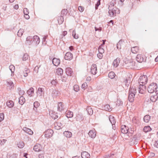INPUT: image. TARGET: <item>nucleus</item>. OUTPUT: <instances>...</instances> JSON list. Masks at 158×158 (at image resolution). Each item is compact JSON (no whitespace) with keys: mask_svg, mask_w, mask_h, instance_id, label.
Listing matches in <instances>:
<instances>
[{"mask_svg":"<svg viewBox=\"0 0 158 158\" xmlns=\"http://www.w3.org/2000/svg\"><path fill=\"white\" fill-rule=\"evenodd\" d=\"M157 88V85L156 83H151L148 87V91L150 93H152L156 90Z\"/></svg>","mask_w":158,"mask_h":158,"instance_id":"f257e3e1","label":"nucleus"},{"mask_svg":"<svg viewBox=\"0 0 158 158\" xmlns=\"http://www.w3.org/2000/svg\"><path fill=\"white\" fill-rule=\"evenodd\" d=\"M123 61L126 64V66L131 68L135 65V63L132 60H127V58H125Z\"/></svg>","mask_w":158,"mask_h":158,"instance_id":"f03ea898","label":"nucleus"},{"mask_svg":"<svg viewBox=\"0 0 158 158\" xmlns=\"http://www.w3.org/2000/svg\"><path fill=\"white\" fill-rule=\"evenodd\" d=\"M108 13L111 16H112L114 15H116V14H119L120 11L118 8L115 7L114 9H109Z\"/></svg>","mask_w":158,"mask_h":158,"instance_id":"7ed1b4c3","label":"nucleus"},{"mask_svg":"<svg viewBox=\"0 0 158 158\" xmlns=\"http://www.w3.org/2000/svg\"><path fill=\"white\" fill-rule=\"evenodd\" d=\"M148 81V79L147 76L143 75L140 76L139 79V84H145Z\"/></svg>","mask_w":158,"mask_h":158,"instance_id":"20e7f679","label":"nucleus"},{"mask_svg":"<svg viewBox=\"0 0 158 158\" xmlns=\"http://www.w3.org/2000/svg\"><path fill=\"white\" fill-rule=\"evenodd\" d=\"M112 126L113 130L110 131L109 135L110 138L111 139H113L116 135V134L117 133V131L116 130V127H115V124H112Z\"/></svg>","mask_w":158,"mask_h":158,"instance_id":"39448f33","label":"nucleus"},{"mask_svg":"<svg viewBox=\"0 0 158 158\" xmlns=\"http://www.w3.org/2000/svg\"><path fill=\"white\" fill-rule=\"evenodd\" d=\"M44 89L42 88H39L36 91L37 96L40 99L42 98V96L44 95Z\"/></svg>","mask_w":158,"mask_h":158,"instance_id":"423d86ee","label":"nucleus"},{"mask_svg":"<svg viewBox=\"0 0 158 158\" xmlns=\"http://www.w3.org/2000/svg\"><path fill=\"white\" fill-rule=\"evenodd\" d=\"M53 133V131L51 129L47 130L45 132V137L47 138L51 137Z\"/></svg>","mask_w":158,"mask_h":158,"instance_id":"0eeeda50","label":"nucleus"},{"mask_svg":"<svg viewBox=\"0 0 158 158\" xmlns=\"http://www.w3.org/2000/svg\"><path fill=\"white\" fill-rule=\"evenodd\" d=\"M145 85L144 84H142V85L140 84L139 88L138 89V90L139 93L143 94L144 92L146 90V88Z\"/></svg>","mask_w":158,"mask_h":158,"instance_id":"6e6552de","label":"nucleus"},{"mask_svg":"<svg viewBox=\"0 0 158 158\" xmlns=\"http://www.w3.org/2000/svg\"><path fill=\"white\" fill-rule=\"evenodd\" d=\"M97 71V65L95 64H93L91 67V73L93 75H95L96 74Z\"/></svg>","mask_w":158,"mask_h":158,"instance_id":"1a4fd4ad","label":"nucleus"},{"mask_svg":"<svg viewBox=\"0 0 158 158\" xmlns=\"http://www.w3.org/2000/svg\"><path fill=\"white\" fill-rule=\"evenodd\" d=\"M128 131V127L125 125H122L121 126V131L123 134L127 133Z\"/></svg>","mask_w":158,"mask_h":158,"instance_id":"9d476101","label":"nucleus"},{"mask_svg":"<svg viewBox=\"0 0 158 158\" xmlns=\"http://www.w3.org/2000/svg\"><path fill=\"white\" fill-rule=\"evenodd\" d=\"M57 110L59 111H62L64 110V104L62 102H59L57 105Z\"/></svg>","mask_w":158,"mask_h":158,"instance_id":"9b49d317","label":"nucleus"},{"mask_svg":"<svg viewBox=\"0 0 158 158\" xmlns=\"http://www.w3.org/2000/svg\"><path fill=\"white\" fill-rule=\"evenodd\" d=\"M42 149V146L40 144H36L34 146L33 149L36 152L41 151Z\"/></svg>","mask_w":158,"mask_h":158,"instance_id":"f8f14e48","label":"nucleus"},{"mask_svg":"<svg viewBox=\"0 0 158 158\" xmlns=\"http://www.w3.org/2000/svg\"><path fill=\"white\" fill-rule=\"evenodd\" d=\"M73 54L70 52H67L64 56V59L66 60H70L73 58Z\"/></svg>","mask_w":158,"mask_h":158,"instance_id":"ddd939ff","label":"nucleus"},{"mask_svg":"<svg viewBox=\"0 0 158 158\" xmlns=\"http://www.w3.org/2000/svg\"><path fill=\"white\" fill-rule=\"evenodd\" d=\"M6 85L9 89H11L14 86L13 82L10 80H8L6 81Z\"/></svg>","mask_w":158,"mask_h":158,"instance_id":"4468645a","label":"nucleus"},{"mask_svg":"<svg viewBox=\"0 0 158 158\" xmlns=\"http://www.w3.org/2000/svg\"><path fill=\"white\" fill-rule=\"evenodd\" d=\"M32 39V37L30 36H28L26 38V44L29 45L31 44L33 42Z\"/></svg>","mask_w":158,"mask_h":158,"instance_id":"2eb2a0df","label":"nucleus"},{"mask_svg":"<svg viewBox=\"0 0 158 158\" xmlns=\"http://www.w3.org/2000/svg\"><path fill=\"white\" fill-rule=\"evenodd\" d=\"M136 60L138 62L141 63L143 60V58L142 55L138 54L136 57Z\"/></svg>","mask_w":158,"mask_h":158,"instance_id":"dca6fc26","label":"nucleus"},{"mask_svg":"<svg viewBox=\"0 0 158 158\" xmlns=\"http://www.w3.org/2000/svg\"><path fill=\"white\" fill-rule=\"evenodd\" d=\"M88 134L89 136L92 138H94L96 135V134L94 130H90Z\"/></svg>","mask_w":158,"mask_h":158,"instance_id":"f3484780","label":"nucleus"},{"mask_svg":"<svg viewBox=\"0 0 158 158\" xmlns=\"http://www.w3.org/2000/svg\"><path fill=\"white\" fill-rule=\"evenodd\" d=\"M52 63L55 66H58L60 63V60L59 59L54 58L52 60Z\"/></svg>","mask_w":158,"mask_h":158,"instance_id":"a211bd4d","label":"nucleus"},{"mask_svg":"<svg viewBox=\"0 0 158 158\" xmlns=\"http://www.w3.org/2000/svg\"><path fill=\"white\" fill-rule=\"evenodd\" d=\"M55 128L57 130L60 129L63 127V125L60 122H56L54 124Z\"/></svg>","mask_w":158,"mask_h":158,"instance_id":"6ab92c4d","label":"nucleus"},{"mask_svg":"<svg viewBox=\"0 0 158 158\" xmlns=\"http://www.w3.org/2000/svg\"><path fill=\"white\" fill-rule=\"evenodd\" d=\"M23 130L30 135H32L33 134V131L30 129L24 127L23 128Z\"/></svg>","mask_w":158,"mask_h":158,"instance_id":"aec40b11","label":"nucleus"},{"mask_svg":"<svg viewBox=\"0 0 158 158\" xmlns=\"http://www.w3.org/2000/svg\"><path fill=\"white\" fill-rule=\"evenodd\" d=\"M136 93V89L135 87L134 86H131L130 89L129 93L135 94Z\"/></svg>","mask_w":158,"mask_h":158,"instance_id":"412c9836","label":"nucleus"},{"mask_svg":"<svg viewBox=\"0 0 158 158\" xmlns=\"http://www.w3.org/2000/svg\"><path fill=\"white\" fill-rule=\"evenodd\" d=\"M81 156L82 158H89V154L86 152H83L81 153Z\"/></svg>","mask_w":158,"mask_h":158,"instance_id":"4be33fe9","label":"nucleus"},{"mask_svg":"<svg viewBox=\"0 0 158 158\" xmlns=\"http://www.w3.org/2000/svg\"><path fill=\"white\" fill-rule=\"evenodd\" d=\"M120 61V58H117L116 59L114 60L113 63L114 66L115 67H117Z\"/></svg>","mask_w":158,"mask_h":158,"instance_id":"5701e85b","label":"nucleus"},{"mask_svg":"<svg viewBox=\"0 0 158 158\" xmlns=\"http://www.w3.org/2000/svg\"><path fill=\"white\" fill-rule=\"evenodd\" d=\"M66 74L69 76H71L72 75L73 71L72 69L70 68H67L66 69Z\"/></svg>","mask_w":158,"mask_h":158,"instance_id":"b1692460","label":"nucleus"},{"mask_svg":"<svg viewBox=\"0 0 158 158\" xmlns=\"http://www.w3.org/2000/svg\"><path fill=\"white\" fill-rule=\"evenodd\" d=\"M64 136L67 138H70L72 136V133L68 131H65L63 133Z\"/></svg>","mask_w":158,"mask_h":158,"instance_id":"393cba45","label":"nucleus"},{"mask_svg":"<svg viewBox=\"0 0 158 158\" xmlns=\"http://www.w3.org/2000/svg\"><path fill=\"white\" fill-rule=\"evenodd\" d=\"M129 94L128 96V100L130 102H133L134 100V98L135 94Z\"/></svg>","mask_w":158,"mask_h":158,"instance_id":"a878e982","label":"nucleus"},{"mask_svg":"<svg viewBox=\"0 0 158 158\" xmlns=\"http://www.w3.org/2000/svg\"><path fill=\"white\" fill-rule=\"evenodd\" d=\"M33 37V41H34L36 44H39L40 42V40L39 37L37 35H35Z\"/></svg>","mask_w":158,"mask_h":158,"instance_id":"bb28decb","label":"nucleus"},{"mask_svg":"<svg viewBox=\"0 0 158 158\" xmlns=\"http://www.w3.org/2000/svg\"><path fill=\"white\" fill-rule=\"evenodd\" d=\"M123 41L122 40H120L117 44V48L118 49H120L121 46L123 45Z\"/></svg>","mask_w":158,"mask_h":158,"instance_id":"cd10ccee","label":"nucleus"},{"mask_svg":"<svg viewBox=\"0 0 158 158\" xmlns=\"http://www.w3.org/2000/svg\"><path fill=\"white\" fill-rule=\"evenodd\" d=\"M109 119L112 125L115 124L116 123V120L113 116L110 115L109 116Z\"/></svg>","mask_w":158,"mask_h":158,"instance_id":"c85d7f7f","label":"nucleus"},{"mask_svg":"<svg viewBox=\"0 0 158 158\" xmlns=\"http://www.w3.org/2000/svg\"><path fill=\"white\" fill-rule=\"evenodd\" d=\"M34 89L32 87L30 88L27 91V93L29 96L30 95V96H32V94L34 93Z\"/></svg>","mask_w":158,"mask_h":158,"instance_id":"c756f323","label":"nucleus"},{"mask_svg":"<svg viewBox=\"0 0 158 158\" xmlns=\"http://www.w3.org/2000/svg\"><path fill=\"white\" fill-rule=\"evenodd\" d=\"M139 50V48L137 46H135L132 47L131 49V51L133 53H136Z\"/></svg>","mask_w":158,"mask_h":158,"instance_id":"7c9ffc66","label":"nucleus"},{"mask_svg":"<svg viewBox=\"0 0 158 158\" xmlns=\"http://www.w3.org/2000/svg\"><path fill=\"white\" fill-rule=\"evenodd\" d=\"M30 70L27 68H25L23 71L24 76L27 77L28 75V73H29Z\"/></svg>","mask_w":158,"mask_h":158,"instance_id":"2f4dec72","label":"nucleus"},{"mask_svg":"<svg viewBox=\"0 0 158 158\" xmlns=\"http://www.w3.org/2000/svg\"><path fill=\"white\" fill-rule=\"evenodd\" d=\"M25 99L23 96H21L19 98V103L20 104L23 105L25 102Z\"/></svg>","mask_w":158,"mask_h":158,"instance_id":"473e14b6","label":"nucleus"},{"mask_svg":"<svg viewBox=\"0 0 158 158\" xmlns=\"http://www.w3.org/2000/svg\"><path fill=\"white\" fill-rule=\"evenodd\" d=\"M158 98V96L157 95H155L154 96H152L150 98V100L153 102H155L157 100Z\"/></svg>","mask_w":158,"mask_h":158,"instance_id":"72a5a7b5","label":"nucleus"},{"mask_svg":"<svg viewBox=\"0 0 158 158\" xmlns=\"http://www.w3.org/2000/svg\"><path fill=\"white\" fill-rule=\"evenodd\" d=\"M6 105L8 107L11 108L14 106V103L12 101H9L7 102Z\"/></svg>","mask_w":158,"mask_h":158,"instance_id":"f704fd0d","label":"nucleus"},{"mask_svg":"<svg viewBox=\"0 0 158 158\" xmlns=\"http://www.w3.org/2000/svg\"><path fill=\"white\" fill-rule=\"evenodd\" d=\"M73 116V112L72 111H68L66 113V116L68 118H72Z\"/></svg>","mask_w":158,"mask_h":158,"instance_id":"c9c22d12","label":"nucleus"},{"mask_svg":"<svg viewBox=\"0 0 158 158\" xmlns=\"http://www.w3.org/2000/svg\"><path fill=\"white\" fill-rule=\"evenodd\" d=\"M150 119V116L148 115H147L144 116L143 118L144 121L146 123L149 122Z\"/></svg>","mask_w":158,"mask_h":158,"instance_id":"e433bc0d","label":"nucleus"},{"mask_svg":"<svg viewBox=\"0 0 158 158\" xmlns=\"http://www.w3.org/2000/svg\"><path fill=\"white\" fill-rule=\"evenodd\" d=\"M143 130L144 132L146 133L151 131L152 129L149 126H147L144 127Z\"/></svg>","mask_w":158,"mask_h":158,"instance_id":"4c0bfd02","label":"nucleus"},{"mask_svg":"<svg viewBox=\"0 0 158 158\" xmlns=\"http://www.w3.org/2000/svg\"><path fill=\"white\" fill-rule=\"evenodd\" d=\"M18 147L19 148H23L24 146V143L22 141H20L17 144Z\"/></svg>","mask_w":158,"mask_h":158,"instance_id":"58836bf2","label":"nucleus"},{"mask_svg":"<svg viewBox=\"0 0 158 158\" xmlns=\"http://www.w3.org/2000/svg\"><path fill=\"white\" fill-rule=\"evenodd\" d=\"M108 77L111 79L114 78L115 76V74L113 72H111L108 74Z\"/></svg>","mask_w":158,"mask_h":158,"instance_id":"ea45409f","label":"nucleus"},{"mask_svg":"<svg viewBox=\"0 0 158 158\" xmlns=\"http://www.w3.org/2000/svg\"><path fill=\"white\" fill-rule=\"evenodd\" d=\"M29 56L27 54L25 53L23 57V60L25 61L28 59Z\"/></svg>","mask_w":158,"mask_h":158,"instance_id":"a19ab883","label":"nucleus"},{"mask_svg":"<svg viewBox=\"0 0 158 158\" xmlns=\"http://www.w3.org/2000/svg\"><path fill=\"white\" fill-rule=\"evenodd\" d=\"M63 72V70L62 69L60 68L58 69L57 73L58 75H61L62 74Z\"/></svg>","mask_w":158,"mask_h":158,"instance_id":"79ce46f5","label":"nucleus"},{"mask_svg":"<svg viewBox=\"0 0 158 158\" xmlns=\"http://www.w3.org/2000/svg\"><path fill=\"white\" fill-rule=\"evenodd\" d=\"M104 108L105 110L106 111H110L111 108H110V106L108 104H106L104 106Z\"/></svg>","mask_w":158,"mask_h":158,"instance_id":"37998d69","label":"nucleus"},{"mask_svg":"<svg viewBox=\"0 0 158 158\" xmlns=\"http://www.w3.org/2000/svg\"><path fill=\"white\" fill-rule=\"evenodd\" d=\"M58 22L59 24L62 23L64 21V18L63 16L61 15L60 17L58 18Z\"/></svg>","mask_w":158,"mask_h":158,"instance_id":"c03bdc74","label":"nucleus"},{"mask_svg":"<svg viewBox=\"0 0 158 158\" xmlns=\"http://www.w3.org/2000/svg\"><path fill=\"white\" fill-rule=\"evenodd\" d=\"M23 32V29H20L17 33V35L19 37L21 36Z\"/></svg>","mask_w":158,"mask_h":158,"instance_id":"a18cd8bd","label":"nucleus"},{"mask_svg":"<svg viewBox=\"0 0 158 158\" xmlns=\"http://www.w3.org/2000/svg\"><path fill=\"white\" fill-rule=\"evenodd\" d=\"M86 110L87 111V112L89 114H92L93 113V111L92 110V108H91L90 107H88L87 108Z\"/></svg>","mask_w":158,"mask_h":158,"instance_id":"49530a36","label":"nucleus"},{"mask_svg":"<svg viewBox=\"0 0 158 158\" xmlns=\"http://www.w3.org/2000/svg\"><path fill=\"white\" fill-rule=\"evenodd\" d=\"M68 13V11L67 9L63 10L61 12V15L63 16L66 15Z\"/></svg>","mask_w":158,"mask_h":158,"instance_id":"de8ad7c7","label":"nucleus"},{"mask_svg":"<svg viewBox=\"0 0 158 158\" xmlns=\"http://www.w3.org/2000/svg\"><path fill=\"white\" fill-rule=\"evenodd\" d=\"M9 69L10 70L11 72L12 73H13L14 72V71L15 70V67L13 65H10L9 67Z\"/></svg>","mask_w":158,"mask_h":158,"instance_id":"09e8293b","label":"nucleus"},{"mask_svg":"<svg viewBox=\"0 0 158 158\" xmlns=\"http://www.w3.org/2000/svg\"><path fill=\"white\" fill-rule=\"evenodd\" d=\"M72 35L74 38L75 39H77L79 37L78 35L76 34L75 30H73V31Z\"/></svg>","mask_w":158,"mask_h":158,"instance_id":"8fccbe9b","label":"nucleus"},{"mask_svg":"<svg viewBox=\"0 0 158 158\" xmlns=\"http://www.w3.org/2000/svg\"><path fill=\"white\" fill-rule=\"evenodd\" d=\"M114 3L112 2H110V5H109V7H108V9H114V8H115V7H114Z\"/></svg>","mask_w":158,"mask_h":158,"instance_id":"3c124183","label":"nucleus"},{"mask_svg":"<svg viewBox=\"0 0 158 158\" xmlns=\"http://www.w3.org/2000/svg\"><path fill=\"white\" fill-rule=\"evenodd\" d=\"M87 87V83L85 82L82 84L81 85V88L82 89H83L84 90Z\"/></svg>","mask_w":158,"mask_h":158,"instance_id":"603ef678","label":"nucleus"},{"mask_svg":"<svg viewBox=\"0 0 158 158\" xmlns=\"http://www.w3.org/2000/svg\"><path fill=\"white\" fill-rule=\"evenodd\" d=\"M73 89L74 91L77 92L79 90V88L78 85H75L73 86Z\"/></svg>","mask_w":158,"mask_h":158,"instance_id":"864d4df0","label":"nucleus"},{"mask_svg":"<svg viewBox=\"0 0 158 158\" xmlns=\"http://www.w3.org/2000/svg\"><path fill=\"white\" fill-rule=\"evenodd\" d=\"M4 115L3 113H0V122L2 121L4 119Z\"/></svg>","mask_w":158,"mask_h":158,"instance_id":"5fc2aeb1","label":"nucleus"},{"mask_svg":"<svg viewBox=\"0 0 158 158\" xmlns=\"http://www.w3.org/2000/svg\"><path fill=\"white\" fill-rule=\"evenodd\" d=\"M52 94L54 96H56L58 95V91L55 89L53 90L52 92Z\"/></svg>","mask_w":158,"mask_h":158,"instance_id":"6e6d98bb","label":"nucleus"},{"mask_svg":"<svg viewBox=\"0 0 158 158\" xmlns=\"http://www.w3.org/2000/svg\"><path fill=\"white\" fill-rule=\"evenodd\" d=\"M40 103L37 101L35 102L34 103V107H38L40 106Z\"/></svg>","mask_w":158,"mask_h":158,"instance_id":"4d7b16f0","label":"nucleus"},{"mask_svg":"<svg viewBox=\"0 0 158 158\" xmlns=\"http://www.w3.org/2000/svg\"><path fill=\"white\" fill-rule=\"evenodd\" d=\"M100 0H98L97 3L95 4V8L96 10H97L98 8V6L100 5Z\"/></svg>","mask_w":158,"mask_h":158,"instance_id":"13d9d810","label":"nucleus"},{"mask_svg":"<svg viewBox=\"0 0 158 158\" xmlns=\"http://www.w3.org/2000/svg\"><path fill=\"white\" fill-rule=\"evenodd\" d=\"M18 90H19V94L20 95H23L24 94L25 92L24 90H21L20 88H19Z\"/></svg>","mask_w":158,"mask_h":158,"instance_id":"bf43d9fd","label":"nucleus"},{"mask_svg":"<svg viewBox=\"0 0 158 158\" xmlns=\"http://www.w3.org/2000/svg\"><path fill=\"white\" fill-rule=\"evenodd\" d=\"M57 83H58L57 81L56 80H53L51 82V83L52 84L54 85H56Z\"/></svg>","mask_w":158,"mask_h":158,"instance_id":"052dcab7","label":"nucleus"},{"mask_svg":"<svg viewBox=\"0 0 158 158\" xmlns=\"http://www.w3.org/2000/svg\"><path fill=\"white\" fill-rule=\"evenodd\" d=\"M23 13L24 14H28L29 13L28 10L27 8H24L23 9Z\"/></svg>","mask_w":158,"mask_h":158,"instance_id":"680f3d73","label":"nucleus"},{"mask_svg":"<svg viewBox=\"0 0 158 158\" xmlns=\"http://www.w3.org/2000/svg\"><path fill=\"white\" fill-rule=\"evenodd\" d=\"M114 154L106 155L104 156V158H109L112 157V156H114Z\"/></svg>","mask_w":158,"mask_h":158,"instance_id":"e2e57ef3","label":"nucleus"},{"mask_svg":"<svg viewBox=\"0 0 158 158\" xmlns=\"http://www.w3.org/2000/svg\"><path fill=\"white\" fill-rule=\"evenodd\" d=\"M84 8L82 6H80L78 7V10L81 12H83L84 11Z\"/></svg>","mask_w":158,"mask_h":158,"instance_id":"0e129e2a","label":"nucleus"},{"mask_svg":"<svg viewBox=\"0 0 158 158\" xmlns=\"http://www.w3.org/2000/svg\"><path fill=\"white\" fill-rule=\"evenodd\" d=\"M97 56L100 59H102L103 56L101 52H99L97 54Z\"/></svg>","mask_w":158,"mask_h":158,"instance_id":"69168bd1","label":"nucleus"},{"mask_svg":"<svg viewBox=\"0 0 158 158\" xmlns=\"http://www.w3.org/2000/svg\"><path fill=\"white\" fill-rule=\"evenodd\" d=\"M50 115H51L52 118L54 119H57V118H58V117L57 115H55V114H52V115L50 114Z\"/></svg>","mask_w":158,"mask_h":158,"instance_id":"338daca9","label":"nucleus"},{"mask_svg":"<svg viewBox=\"0 0 158 158\" xmlns=\"http://www.w3.org/2000/svg\"><path fill=\"white\" fill-rule=\"evenodd\" d=\"M17 154H13L10 157V158H17Z\"/></svg>","mask_w":158,"mask_h":158,"instance_id":"774afa93","label":"nucleus"}]
</instances>
